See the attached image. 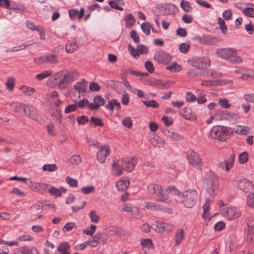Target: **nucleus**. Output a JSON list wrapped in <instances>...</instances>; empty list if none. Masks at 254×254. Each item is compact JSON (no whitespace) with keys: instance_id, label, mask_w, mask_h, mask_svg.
I'll return each instance as SVG.
<instances>
[{"instance_id":"obj_1","label":"nucleus","mask_w":254,"mask_h":254,"mask_svg":"<svg viewBox=\"0 0 254 254\" xmlns=\"http://www.w3.org/2000/svg\"><path fill=\"white\" fill-rule=\"evenodd\" d=\"M216 54L217 57L226 60L231 64H239L243 62V59L238 55L237 50L233 48L219 49Z\"/></svg>"},{"instance_id":"obj_2","label":"nucleus","mask_w":254,"mask_h":254,"mask_svg":"<svg viewBox=\"0 0 254 254\" xmlns=\"http://www.w3.org/2000/svg\"><path fill=\"white\" fill-rule=\"evenodd\" d=\"M148 192L152 194H155L157 196V201L163 202L166 203H169V196L166 190H163L162 187L157 184L151 183L148 185L147 187Z\"/></svg>"},{"instance_id":"obj_3","label":"nucleus","mask_w":254,"mask_h":254,"mask_svg":"<svg viewBox=\"0 0 254 254\" xmlns=\"http://www.w3.org/2000/svg\"><path fill=\"white\" fill-rule=\"evenodd\" d=\"M205 182L206 190L210 195H215L218 191V183L217 176L212 172L206 174Z\"/></svg>"},{"instance_id":"obj_4","label":"nucleus","mask_w":254,"mask_h":254,"mask_svg":"<svg viewBox=\"0 0 254 254\" xmlns=\"http://www.w3.org/2000/svg\"><path fill=\"white\" fill-rule=\"evenodd\" d=\"M55 80L60 79L59 86L61 89L65 88L67 84L74 80L73 73L66 69L62 70L54 75Z\"/></svg>"},{"instance_id":"obj_5","label":"nucleus","mask_w":254,"mask_h":254,"mask_svg":"<svg viewBox=\"0 0 254 254\" xmlns=\"http://www.w3.org/2000/svg\"><path fill=\"white\" fill-rule=\"evenodd\" d=\"M198 194L193 189L185 190L182 195V203L187 208L192 207L196 202Z\"/></svg>"},{"instance_id":"obj_6","label":"nucleus","mask_w":254,"mask_h":254,"mask_svg":"<svg viewBox=\"0 0 254 254\" xmlns=\"http://www.w3.org/2000/svg\"><path fill=\"white\" fill-rule=\"evenodd\" d=\"M229 129L224 126H214L210 131V136L219 141H224L228 137Z\"/></svg>"},{"instance_id":"obj_7","label":"nucleus","mask_w":254,"mask_h":254,"mask_svg":"<svg viewBox=\"0 0 254 254\" xmlns=\"http://www.w3.org/2000/svg\"><path fill=\"white\" fill-rule=\"evenodd\" d=\"M187 158L189 164L196 169L201 170L203 165L199 155L192 149H189L187 152Z\"/></svg>"},{"instance_id":"obj_8","label":"nucleus","mask_w":254,"mask_h":254,"mask_svg":"<svg viewBox=\"0 0 254 254\" xmlns=\"http://www.w3.org/2000/svg\"><path fill=\"white\" fill-rule=\"evenodd\" d=\"M108 236L103 232L97 233L92 238L89 239L87 241V245L92 248H95L101 244L102 245L106 244L107 243Z\"/></svg>"},{"instance_id":"obj_9","label":"nucleus","mask_w":254,"mask_h":254,"mask_svg":"<svg viewBox=\"0 0 254 254\" xmlns=\"http://www.w3.org/2000/svg\"><path fill=\"white\" fill-rule=\"evenodd\" d=\"M154 59L158 63L167 64L172 60V57L169 53L161 50L155 53Z\"/></svg>"},{"instance_id":"obj_10","label":"nucleus","mask_w":254,"mask_h":254,"mask_svg":"<svg viewBox=\"0 0 254 254\" xmlns=\"http://www.w3.org/2000/svg\"><path fill=\"white\" fill-rule=\"evenodd\" d=\"M137 163V158L134 156H129L124 158L121 161V165L127 172L132 171Z\"/></svg>"},{"instance_id":"obj_11","label":"nucleus","mask_w":254,"mask_h":254,"mask_svg":"<svg viewBox=\"0 0 254 254\" xmlns=\"http://www.w3.org/2000/svg\"><path fill=\"white\" fill-rule=\"evenodd\" d=\"M222 213L223 216L229 220L236 219L241 214L240 209L235 207H229L223 209Z\"/></svg>"},{"instance_id":"obj_12","label":"nucleus","mask_w":254,"mask_h":254,"mask_svg":"<svg viewBox=\"0 0 254 254\" xmlns=\"http://www.w3.org/2000/svg\"><path fill=\"white\" fill-rule=\"evenodd\" d=\"M23 111L25 115L29 118L37 120L38 119V115L36 109L31 105H25L23 108Z\"/></svg>"},{"instance_id":"obj_13","label":"nucleus","mask_w":254,"mask_h":254,"mask_svg":"<svg viewBox=\"0 0 254 254\" xmlns=\"http://www.w3.org/2000/svg\"><path fill=\"white\" fill-rule=\"evenodd\" d=\"M149 84L152 87L161 89H168L170 88L172 85L170 81H163L154 78L150 80Z\"/></svg>"},{"instance_id":"obj_14","label":"nucleus","mask_w":254,"mask_h":254,"mask_svg":"<svg viewBox=\"0 0 254 254\" xmlns=\"http://www.w3.org/2000/svg\"><path fill=\"white\" fill-rule=\"evenodd\" d=\"M110 148L108 146H102L97 153L98 161L102 164L105 163L106 157L109 155Z\"/></svg>"},{"instance_id":"obj_15","label":"nucleus","mask_w":254,"mask_h":254,"mask_svg":"<svg viewBox=\"0 0 254 254\" xmlns=\"http://www.w3.org/2000/svg\"><path fill=\"white\" fill-rule=\"evenodd\" d=\"M237 114L230 113L228 111H221L215 114V120H216L237 119Z\"/></svg>"},{"instance_id":"obj_16","label":"nucleus","mask_w":254,"mask_h":254,"mask_svg":"<svg viewBox=\"0 0 254 254\" xmlns=\"http://www.w3.org/2000/svg\"><path fill=\"white\" fill-rule=\"evenodd\" d=\"M174 228V226L172 224L161 222H156V230L159 232H170L173 231Z\"/></svg>"},{"instance_id":"obj_17","label":"nucleus","mask_w":254,"mask_h":254,"mask_svg":"<svg viewBox=\"0 0 254 254\" xmlns=\"http://www.w3.org/2000/svg\"><path fill=\"white\" fill-rule=\"evenodd\" d=\"M14 253L20 254H39L37 248L32 247L29 249L26 246H23L15 250Z\"/></svg>"},{"instance_id":"obj_18","label":"nucleus","mask_w":254,"mask_h":254,"mask_svg":"<svg viewBox=\"0 0 254 254\" xmlns=\"http://www.w3.org/2000/svg\"><path fill=\"white\" fill-rule=\"evenodd\" d=\"M70 246L67 242L60 243L57 247L56 254H70Z\"/></svg>"},{"instance_id":"obj_19","label":"nucleus","mask_w":254,"mask_h":254,"mask_svg":"<svg viewBox=\"0 0 254 254\" xmlns=\"http://www.w3.org/2000/svg\"><path fill=\"white\" fill-rule=\"evenodd\" d=\"M68 13L71 19L74 20L78 18V19L80 20L84 16L85 10L83 7L80 8L79 11L76 9H71L69 10Z\"/></svg>"},{"instance_id":"obj_20","label":"nucleus","mask_w":254,"mask_h":254,"mask_svg":"<svg viewBox=\"0 0 254 254\" xmlns=\"http://www.w3.org/2000/svg\"><path fill=\"white\" fill-rule=\"evenodd\" d=\"M87 84L88 82L83 79L81 81L77 82L74 85V89L79 94L84 93L87 89Z\"/></svg>"},{"instance_id":"obj_21","label":"nucleus","mask_w":254,"mask_h":254,"mask_svg":"<svg viewBox=\"0 0 254 254\" xmlns=\"http://www.w3.org/2000/svg\"><path fill=\"white\" fill-rule=\"evenodd\" d=\"M185 238V231L183 229H178L176 231L174 237L175 246H179Z\"/></svg>"},{"instance_id":"obj_22","label":"nucleus","mask_w":254,"mask_h":254,"mask_svg":"<svg viewBox=\"0 0 254 254\" xmlns=\"http://www.w3.org/2000/svg\"><path fill=\"white\" fill-rule=\"evenodd\" d=\"M124 170V169L123 168L121 163L119 164L118 161H116L115 160L113 161L112 172L114 175L119 176L123 174Z\"/></svg>"},{"instance_id":"obj_23","label":"nucleus","mask_w":254,"mask_h":254,"mask_svg":"<svg viewBox=\"0 0 254 254\" xmlns=\"http://www.w3.org/2000/svg\"><path fill=\"white\" fill-rule=\"evenodd\" d=\"M76 39L68 41L65 45V50L68 53H72L78 48L76 43Z\"/></svg>"},{"instance_id":"obj_24","label":"nucleus","mask_w":254,"mask_h":254,"mask_svg":"<svg viewBox=\"0 0 254 254\" xmlns=\"http://www.w3.org/2000/svg\"><path fill=\"white\" fill-rule=\"evenodd\" d=\"M116 185L119 190L124 191L128 188L129 182L127 179H123L118 181Z\"/></svg>"},{"instance_id":"obj_25","label":"nucleus","mask_w":254,"mask_h":254,"mask_svg":"<svg viewBox=\"0 0 254 254\" xmlns=\"http://www.w3.org/2000/svg\"><path fill=\"white\" fill-rule=\"evenodd\" d=\"M66 190L63 187H60L59 189H57L54 187H51L48 190V191L50 193L51 195L55 196L56 197H59L61 196L62 192H65Z\"/></svg>"},{"instance_id":"obj_26","label":"nucleus","mask_w":254,"mask_h":254,"mask_svg":"<svg viewBox=\"0 0 254 254\" xmlns=\"http://www.w3.org/2000/svg\"><path fill=\"white\" fill-rule=\"evenodd\" d=\"M150 141L152 145L157 148H162L165 146V142L164 140L162 138L158 136L152 137L150 139Z\"/></svg>"},{"instance_id":"obj_27","label":"nucleus","mask_w":254,"mask_h":254,"mask_svg":"<svg viewBox=\"0 0 254 254\" xmlns=\"http://www.w3.org/2000/svg\"><path fill=\"white\" fill-rule=\"evenodd\" d=\"M234 129L238 134L245 135L249 133L251 128L247 126L237 125L234 128Z\"/></svg>"},{"instance_id":"obj_28","label":"nucleus","mask_w":254,"mask_h":254,"mask_svg":"<svg viewBox=\"0 0 254 254\" xmlns=\"http://www.w3.org/2000/svg\"><path fill=\"white\" fill-rule=\"evenodd\" d=\"M107 233H110L112 235L121 236L124 234V231L115 226H110L106 229Z\"/></svg>"},{"instance_id":"obj_29","label":"nucleus","mask_w":254,"mask_h":254,"mask_svg":"<svg viewBox=\"0 0 254 254\" xmlns=\"http://www.w3.org/2000/svg\"><path fill=\"white\" fill-rule=\"evenodd\" d=\"M248 225V239L252 240V235L254 234V219L250 218L247 223Z\"/></svg>"},{"instance_id":"obj_30","label":"nucleus","mask_w":254,"mask_h":254,"mask_svg":"<svg viewBox=\"0 0 254 254\" xmlns=\"http://www.w3.org/2000/svg\"><path fill=\"white\" fill-rule=\"evenodd\" d=\"M10 8L9 9L24 11L26 10L25 6L22 3L16 2L14 1H11Z\"/></svg>"},{"instance_id":"obj_31","label":"nucleus","mask_w":254,"mask_h":254,"mask_svg":"<svg viewBox=\"0 0 254 254\" xmlns=\"http://www.w3.org/2000/svg\"><path fill=\"white\" fill-rule=\"evenodd\" d=\"M68 162L70 165H77L81 162V158L80 155L75 154L69 158L68 160Z\"/></svg>"},{"instance_id":"obj_32","label":"nucleus","mask_w":254,"mask_h":254,"mask_svg":"<svg viewBox=\"0 0 254 254\" xmlns=\"http://www.w3.org/2000/svg\"><path fill=\"white\" fill-rule=\"evenodd\" d=\"M200 42L203 44H213L215 41V38L211 36L198 38Z\"/></svg>"},{"instance_id":"obj_33","label":"nucleus","mask_w":254,"mask_h":254,"mask_svg":"<svg viewBox=\"0 0 254 254\" xmlns=\"http://www.w3.org/2000/svg\"><path fill=\"white\" fill-rule=\"evenodd\" d=\"M180 6L186 12H190L192 10L190 3L186 0H182Z\"/></svg>"},{"instance_id":"obj_34","label":"nucleus","mask_w":254,"mask_h":254,"mask_svg":"<svg viewBox=\"0 0 254 254\" xmlns=\"http://www.w3.org/2000/svg\"><path fill=\"white\" fill-rule=\"evenodd\" d=\"M20 91L26 96H30L35 92L33 88L29 87L26 85H23L20 88Z\"/></svg>"},{"instance_id":"obj_35","label":"nucleus","mask_w":254,"mask_h":254,"mask_svg":"<svg viewBox=\"0 0 254 254\" xmlns=\"http://www.w3.org/2000/svg\"><path fill=\"white\" fill-rule=\"evenodd\" d=\"M198 97L196 98L197 102L198 104H203L206 102V95L204 92L200 90H197L196 92Z\"/></svg>"},{"instance_id":"obj_36","label":"nucleus","mask_w":254,"mask_h":254,"mask_svg":"<svg viewBox=\"0 0 254 254\" xmlns=\"http://www.w3.org/2000/svg\"><path fill=\"white\" fill-rule=\"evenodd\" d=\"M52 71L51 70H45L41 73L37 74L35 78L38 80L41 81L44 79L52 75Z\"/></svg>"},{"instance_id":"obj_37","label":"nucleus","mask_w":254,"mask_h":254,"mask_svg":"<svg viewBox=\"0 0 254 254\" xmlns=\"http://www.w3.org/2000/svg\"><path fill=\"white\" fill-rule=\"evenodd\" d=\"M188 75L191 77L195 76H201L202 75V72L201 70L196 67L190 69L188 72Z\"/></svg>"},{"instance_id":"obj_38","label":"nucleus","mask_w":254,"mask_h":254,"mask_svg":"<svg viewBox=\"0 0 254 254\" xmlns=\"http://www.w3.org/2000/svg\"><path fill=\"white\" fill-rule=\"evenodd\" d=\"M46 59L47 60V64H55L59 62L57 56L54 54L46 55Z\"/></svg>"},{"instance_id":"obj_39","label":"nucleus","mask_w":254,"mask_h":254,"mask_svg":"<svg viewBox=\"0 0 254 254\" xmlns=\"http://www.w3.org/2000/svg\"><path fill=\"white\" fill-rule=\"evenodd\" d=\"M25 106V104L19 102H13L10 105L11 110L14 112H19L20 109L23 110V108Z\"/></svg>"},{"instance_id":"obj_40","label":"nucleus","mask_w":254,"mask_h":254,"mask_svg":"<svg viewBox=\"0 0 254 254\" xmlns=\"http://www.w3.org/2000/svg\"><path fill=\"white\" fill-rule=\"evenodd\" d=\"M192 111L190 108L185 107L183 109V113H181L183 117L188 120H190L191 118Z\"/></svg>"},{"instance_id":"obj_41","label":"nucleus","mask_w":254,"mask_h":254,"mask_svg":"<svg viewBox=\"0 0 254 254\" xmlns=\"http://www.w3.org/2000/svg\"><path fill=\"white\" fill-rule=\"evenodd\" d=\"M90 124H93L95 126L103 127L104 123L102 119L92 117L90 120Z\"/></svg>"},{"instance_id":"obj_42","label":"nucleus","mask_w":254,"mask_h":254,"mask_svg":"<svg viewBox=\"0 0 254 254\" xmlns=\"http://www.w3.org/2000/svg\"><path fill=\"white\" fill-rule=\"evenodd\" d=\"M166 69L171 72H177L180 71L182 67L180 65L175 62L172 65L167 66Z\"/></svg>"},{"instance_id":"obj_43","label":"nucleus","mask_w":254,"mask_h":254,"mask_svg":"<svg viewBox=\"0 0 254 254\" xmlns=\"http://www.w3.org/2000/svg\"><path fill=\"white\" fill-rule=\"evenodd\" d=\"M151 28H152V26L148 22H144L141 25L142 30L147 35L150 34Z\"/></svg>"},{"instance_id":"obj_44","label":"nucleus","mask_w":254,"mask_h":254,"mask_svg":"<svg viewBox=\"0 0 254 254\" xmlns=\"http://www.w3.org/2000/svg\"><path fill=\"white\" fill-rule=\"evenodd\" d=\"M217 22L222 33L225 34L227 31V26H226L225 21L222 18L219 17L217 19Z\"/></svg>"},{"instance_id":"obj_45","label":"nucleus","mask_w":254,"mask_h":254,"mask_svg":"<svg viewBox=\"0 0 254 254\" xmlns=\"http://www.w3.org/2000/svg\"><path fill=\"white\" fill-rule=\"evenodd\" d=\"M96 226L91 225L90 227H87L83 231V233L85 235L91 236L96 231Z\"/></svg>"},{"instance_id":"obj_46","label":"nucleus","mask_w":254,"mask_h":254,"mask_svg":"<svg viewBox=\"0 0 254 254\" xmlns=\"http://www.w3.org/2000/svg\"><path fill=\"white\" fill-rule=\"evenodd\" d=\"M89 216L92 222L95 223L99 222L100 217L97 214L95 211L92 210L90 211Z\"/></svg>"},{"instance_id":"obj_47","label":"nucleus","mask_w":254,"mask_h":254,"mask_svg":"<svg viewBox=\"0 0 254 254\" xmlns=\"http://www.w3.org/2000/svg\"><path fill=\"white\" fill-rule=\"evenodd\" d=\"M42 169L44 171L54 172L57 170V166L55 164H45L43 165Z\"/></svg>"},{"instance_id":"obj_48","label":"nucleus","mask_w":254,"mask_h":254,"mask_svg":"<svg viewBox=\"0 0 254 254\" xmlns=\"http://www.w3.org/2000/svg\"><path fill=\"white\" fill-rule=\"evenodd\" d=\"M145 207L151 210L158 211V209L160 208V204L152 202H148L146 203Z\"/></svg>"},{"instance_id":"obj_49","label":"nucleus","mask_w":254,"mask_h":254,"mask_svg":"<svg viewBox=\"0 0 254 254\" xmlns=\"http://www.w3.org/2000/svg\"><path fill=\"white\" fill-rule=\"evenodd\" d=\"M164 190H166V193H167L170 192L176 195H178L180 193V192L173 186H169L166 189ZM168 194L169 195V194Z\"/></svg>"},{"instance_id":"obj_50","label":"nucleus","mask_w":254,"mask_h":254,"mask_svg":"<svg viewBox=\"0 0 254 254\" xmlns=\"http://www.w3.org/2000/svg\"><path fill=\"white\" fill-rule=\"evenodd\" d=\"M175 5L173 4H168L164 7L165 14H171L175 12Z\"/></svg>"},{"instance_id":"obj_51","label":"nucleus","mask_w":254,"mask_h":254,"mask_svg":"<svg viewBox=\"0 0 254 254\" xmlns=\"http://www.w3.org/2000/svg\"><path fill=\"white\" fill-rule=\"evenodd\" d=\"M125 19L126 21V25L127 26H131L135 21L132 14H127Z\"/></svg>"},{"instance_id":"obj_52","label":"nucleus","mask_w":254,"mask_h":254,"mask_svg":"<svg viewBox=\"0 0 254 254\" xmlns=\"http://www.w3.org/2000/svg\"><path fill=\"white\" fill-rule=\"evenodd\" d=\"M190 47L189 44L183 43L179 45V50L181 53L186 54L188 52Z\"/></svg>"},{"instance_id":"obj_53","label":"nucleus","mask_w":254,"mask_h":254,"mask_svg":"<svg viewBox=\"0 0 254 254\" xmlns=\"http://www.w3.org/2000/svg\"><path fill=\"white\" fill-rule=\"evenodd\" d=\"M140 244L143 247L149 249H152L153 247L152 241L150 239H142L141 240Z\"/></svg>"},{"instance_id":"obj_54","label":"nucleus","mask_w":254,"mask_h":254,"mask_svg":"<svg viewBox=\"0 0 254 254\" xmlns=\"http://www.w3.org/2000/svg\"><path fill=\"white\" fill-rule=\"evenodd\" d=\"M65 181L70 187H77L78 186L77 181L75 179H73L70 177H66Z\"/></svg>"},{"instance_id":"obj_55","label":"nucleus","mask_w":254,"mask_h":254,"mask_svg":"<svg viewBox=\"0 0 254 254\" xmlns=\"http://www.w3.org/2000/svg\"><path fill=\"white\" fill-rule=\"evenodd\" d=\"M14 85V79L12 77H8L5 83L6 88L9 90L12 91Z\"/></svg>"},{"instance_id":"obj_56","label":"nucleus","mask_w":254,"mask_h":254,"mask_svg":"<svg viewBox=\"0 0 254 254\" xmlns=\"http://www.w3.org/2000/svg\"><path fill=\"white\" fill-rule=\"evenodd\" d=\"M143 103L146 107L158 108L159 106V104L154 100L151 101H144Z\"/></svg>"},{"instance_id":"obj_57","label":"nucleus","mask_w":254,"mask_h":254,"mask_svg":"<svg viewBox=\"0 0 254 254\" xmlns=\"http://www.w3.org/2000/svg\"><path fill=\"white\" fill-rule=\"evenodd\" d=\"M218 104L222 108L224 109H229L231 107V105L229 103L228 100L226 99H220Z\"/></svg>"},{"instance_id":"obj_58","label":"nucleus","mask_w":254,"mask_h":254,"mask_svg":"<svg viewBox=\"0 0 254 254\" xmlns=\"http://www.w3.org/2000/svg\"><path fill=\"white\" fill-rule=\"evenodd\" d=\"M249 159V155L248 153L246 152H244L240 154L239 156V162L241 164H244L246 163Z\"/></svg>"},{"instance_id":"obj_59","label":"nucleus","mask_w":254,"mask_h":254,"mask_svg":"<svg viewBox=\"0 0 254 254\" xmlns=\"http://www.w3.org/2000/svg\"><path fill=\"white\" fill-rule=\"evenodd\" d=\"M34 62L36 64H47V60L46 59V55L39 57L38 58H35Z\"/></svg>"},{"instance_id":"obj_60","label":"nucleus","mask_w":254,"mask_h":254,"mask_svg":"<svg viewBox=\"0 0 254 254\" xmlns=\"http://www.w3.org/2000/svg\"><path fill=\"white\" fill-rule=\"evenodd\" d=\"M139 213L140 211L138 208L136 207L133 206L130 212V215L132 217L138 219L140 217Z\"/></svg>"},{"instance_id":"obj_61","label":"nucleus","mask_w":254,"mask_h":254,"mask_svg":"<svg viewBox=\"0 0 254 254\" xmlns=\"http://www.w3.org/2000/svg\"><path fill=\"white\" fill-rule=\"evenodd\" d=\"M243 13L247 16L254 17V9L251 7H247L243 10Z\"/></svg>"},{"instance_id":"obj_62","label":"nucleus","mask_w":254,"mask_h":254,"mask_svg":"<svg viewBox=\"0 0 254 254\" xmlns=\"http://www.w3.org/2000/svg\"><path fill=\"white\" fill-rule=\"evenodd\" d=\"M94 101L100 107L105 104V100L101 96H96L94 97Z\"/></svg>"},{"instance_id":"obj_63","label":"nucleus","mask_w":254,"mask_h":254,"mask_svg":"<svg viewBox=\"0 0 254 254\" xmlns=\"http://www.w3.org/2000/svg\"><path fill=\"white\" fill-rule=\"evenodd\" d=\"M122 123L124 126L128 128H130L132 126V121L130 117L125 118Z\"/></svg>"},{"instance_id":"obj_64","label":"nucleus","mask_w":254,"mask_h":254,"mask_svg":"<svg viewBox=\"0 0 254 254\" xmlns=\"http://www.w3.org/2000/svg\"><path fill=\"white\" fill-rule=\"evenodd\" d=\"M247 203L251 207H254V193H250L247 197Z\"/></svg>"}]
</instances>
